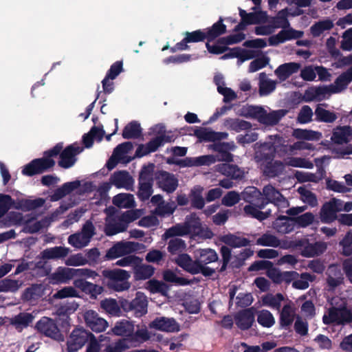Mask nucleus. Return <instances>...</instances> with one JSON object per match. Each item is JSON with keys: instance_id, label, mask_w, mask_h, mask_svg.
Listing matches in <instances>:
<instances>
[{"instance_id": "24", "label": "nucleus", "mask_w": 352, "mask_h": 352, "mask_svg": "<svg viewBox=\"0 0 352 352\" xmlns=\"http://www.w3.org/2000/svg\"><path fill=\"white\" fill-rule=\"evenodd\" d=\"M80 186V182L79 180L66 182L60 187L54 190V191L50 195V200L51 201H57L78 188Z\"/></svg>"}, {"instance_id": "38", "label": "nucleus", "mask_w": 352, "mask_h": 352, "mask_svg": "<svg viewBox=\"0 0 352 352\" xmlns=\"http://www.w3.org/2000/svg\"><path fill=\"white\" fill-rule=\"evenodd\" d=\"M142 135V129L140 124L137 121H131L128 123L122 131L124 139H138Z\"/></svg>"}, {"instance_id": "16", "label": "nucleus", "mask_w": 352, "mask_h": 352, "mask_svg": "<svg viewBox=\"0 0 352 352\" xmlns=\"http://www.w3.org/2000/svg\"><path fill=\"white\" fill-rule=\"evenodd\" d=\"M84 319L86 325L95 332H102L108 327L107 320L100 318L94 310L87 311L84 314Z\"/></svg>"}, {"instance_id": "47", "label": "nucleus", "mask_w": 352, "mask_h": 352, "mask_svg": "<svg viewBox=\"0 0 352 352\" xmlns=\"http://www.w3.org/2000/svg\"><path fill=\"white\" fill-rule=\"evenodd\" d=\"M203 188L197 186H195L190 191V197L191 199L192 207L201 210L205 206V201L202 197Z\"/></svg>"}, {"instance_id": "42", "label": "nucleus", "mask_w": 352, "mask_h": 352, "mask_svg": "<svg viewBox=\"0 0 352 352\" xmlns=\"http://www.w3.org/2000/svg\"><path fill=\"white\" fill-rule=\"evenodd\" d=\"M43 292L41 285L33 284L24 290L21 298L24 301L36 300L42 296Z\"/></svg>"}, {"instance_id": "60", "label": "nucleus", "mask_w": 352, "mask_h": 352, "mask_svg": "<svg viewBox=\"0 0 352 352\" xmlns=\"http://www.w3.org/2000/svg\"><path fill=\"white\" fill-rule=\"evenodd\" d=\"M300 279L296 280L293 282L292 286L298 289H306L309 287V282H313L316 276L311 275L308 272L301 273L300 275Z\"/></svg>"}, {"instance_id": "20", "label": "nucleus", "mask_w": 352, "mask_h": 352, "mask_svg": "<svg viewBox=\"0 0 352 352\" xmlns=\"http://www.w3.org/2000/svg\"><path fill=\"white\" fill-rule=\"evenodd\" d=\"M255 316L253 308L245 309L235 316V322L241 330H248L254 322Z\"/></svg>"}, {"instance_id": "56", "label": "nucleus", "mask_w": 352, "mask_h": 352, "mask_svg": "<svg viewBox=\"0 0 352 352\" xmlns=\"http://www.w3.org/2000/svg\"><path fill=\"white\" fill-rule=\"evenodd\" d=\"M150 333L146 327L138 328L132 333L131 337L129 338L130 344L143 343L150 339Z\"/></svg>"}, {"instance_id": "30", "label": "nucleus", "mask_w": 352, "mask_h": 352, "mask_svg": "<svg viewBox=\"0 0 352 352\" xmlns=\"http://www.w3.org/2000/svg\"><path fill=\"white\" fill-rule=\"evenodd\" d=\"M219 170L232 179L241 180L245 176V172L236 164H222L219 165Z\"/></svg>"}, {"instance_id": "44", "label": "nucleus", "mask_w": 352, "mask_h": 352, "mask_svg": "<svg viewBox=\"0 0 352 352\" xmlns=\"http://www.w3.org/2000/svg\"><path fill=\"white\" fill-rule=\"evenodd\" d=\"M333 27V23L330 19L316 22L310 28V32L314 37L320 36L324 31L330 30Z\"/></svg>"}, {"instance_id": "59", "label": "nucleus", "mask_w": 352, "mask_h": 352, "mask_svg": "<svg viewBox=\"0 0 352 352\" xmlns=\"http://www.w3.org/2000/svg\"><path fill=\"white\" fill-rule=\"evenodd\" d=\"M257 322L263 327L270 328L275 323V320L272 313L263 309L258 313Z\"/></svg>"}, {"instance_id": "25", "label": "nucleus", "mask_w": 352, "mask_h": 352, "mask_svg": "<svg viewBox=\"0 0 352 352\" xmlns=\"http://www.w3.org/2000/svg\"><path fill=\"white\" fill-rule=\"evenodd\" d=\"M352 135V128L350 126H338L333 129L331 141L337 144H347Z\"/></svg>"}, {"instance_id": "36", "label": "nucleus", "mask_w": 352, "mask_h": 352, "mask_svg": "<svg viewBox=\"0 0 352 352\" xmlns=\"http://www.w3.org/2000/svg\"><path fill=\"white\" fill-rule=\"evenodd\" d=\"M263 116L261 118V123L274 126L277 124L279 121L287 114V111L285 109H278L276 111H272L270 113H267L265 110L262 112Z\"/></svg>"}, {"instance_id": "13", "label": "nucleus", "mask_w": 352, "mask_h": 352, "mask_svg": "<svg viewBox=\"0 0 352 352\" xmlns=\"http://www.w3.org/2000/svg\"><path fill=\"white\" fill-rule=\"evenodd\" d=\"M155 179L159 188L167 193L173 192L178 186V179L173 173L165 170L156 173Z\"/></svg>"}, {"instance_id": "14", "label": "nucleus", "mask_w": 352, "mask_h": 352, "mask_svg": "<svg viewBox=\"0 0 352 352\" xmlns=\"http://www.w3.org/2000/svg\"><path fill=\"white\" fill-rule=\"evenodd\" d=\"M138 245L135 242H118L110 248L105 255L107 260L117 258L135 251Z\"/></svg>"}, {"instance_id": "8", "label": "nucleus", "mask_w": 352, "mask_h": 352, "mask_svg": "<svg viewBox=\"0 0 352 352\" xmlns=\"http://www.w3.org/2000/svg\"><path fill=\"white\" fill-rule=\"evenodd\" d=\"M83 148L76 144H72L60 151L58 164L60 167L67 169L72 167L77 161L76 156L82 151Z\"/></svg>"}, {"instance_id": "35", "label": "nucleus", "mask_w": 352, "mask_h": 352, "mask_svg": "<svg viewBox=\"0 0 352 352\" xmlns=\"http://www.w3.org/2000/svg\"><path fill=\"white\" fill-rule=\"evenodd\" d=\"M223 124L228 130L237 133L241 131L249 130L252 128V124L250 122L239 118H226L224 120Z\"/></svg>"}, {"instance_id": "45", "label": "nucleus", "mask_w": 352, "mask_h": 352, "mask_svg": "<svg viewBox=\"0 0 352 352\" xmlns=\"http://www.w3.org/2000/svg\"><path fill=\"white\" fill-rule=\"evenodd\" d=\"M294 309L290 303L285 305L280 313V325L283 328L290 326L294 321Z\"/></svg>"}, {"instance_id": "51", "label": "nucleus", "mask_w": 352, "mask_h": 352, "mask_svg": "<svg viewBox=\"0 0 352 352\" xmlns=\"http://www.w3.org/2000/svg\"><path fill=\"white\" fill-rule=\"evenodd\" d=\"M284 300V296L280 293L275 295L267 294L262 298L263 305L269 306L276 310H279L281 307V302Z\"/></svg>"}, {"instance_id": "28", "label": "nucleus", "mask_w": 352, "mask_h": 352, "mask_svg": "<svg viewBox=\"0 0 352 352\" xmlns=\"http://www.w3.org/2000/svg\"><path fill=\"white\" fill-rule=\"evenodd\" d=\"M195 258L199 265H208L218 261V254L211 248L197 250L195 252Z\"/></svg>"}, {"instance_id": "10", "label": "nucleus", "mask_w": 352, "mask_h": 352, "mask_svg": "<svg viewBox=\"0 0 352 352\" xmlns=\"http://www.w3.org/2000/svg\"><path fill=\"white\" fill-rule=\"evenodd\" d=\"M63 146V142L57 143L52 148L45 151L43 153V157L41 158H36L40 173L42 174L44 172L51 169L55 166V161L52 157H56L60 153Z\"/></svg>"}, {"instance_id": "33", "label": "nucleus", "mask_w": 352, "mask_h": 352, "mask_svg": "<svg viewBox=\"0 0 352 352\" xmlns=\"http://www.w3.org/2000/svg\"><path fill=\"white\" fill-rule=\"evenodd\" d=\"M336 209L333 206V205L329 202H325L320 212V220L324 223H331L336 221L338 220V217L337 215Z\"/></svg>"}, {"instance_id": "52", "label": "nucleus", "mask_w": 352, "mask_h": 352, "mask_svg": "<svg viewBox=\"0 0 352 352\" xmlns=\"http://www.w3.org/2000/svg\"><path fill=\"white\" fill-rule=\"evenodd\" d=\"M33 319V316L30 313H20L11 319L10 324L16 329L27 327Z\"/></svg>"}, {"instance_id": "22", "label": "nucleus", "mask_w": 352, "mask_h": 352, "mask_svg": "<svg viewBox=\"0 0 352 352\" xmlns=\"http://www.w3.org/2000/svg\"><path fill=\"white\" fill-rule=\"evenodd\" d=\"M260 165L263 175L270 178L280 175L285 169L284 163L280 160H274V159Z\"/></svg>"}, {"instance_id": "43", "label": "nucleus", "mask_w": 352, "mask_h": 352, "mask_svg": "<svg viewBox=\"0 0 352 352\" xmlns=\"http://www.w3.org/2000/svg\"><path fill=\"white\" fill-rule=\"evenodd\" d=\"M318 104L315 109L316 120L326 123H332L336 120L338 116L335 112L330 111Z\"/></svg>"}, {"instance_id": "54", "label": "nucleus", "mask_w": 352, "mask_h": 352, "mask_svg": "<svg viewBox=\"0 0 352 352\" xmlns=\"http://www.w3.org/2000/svg\"><path fill=\"white\" fill-rule=\"evenodd\" d=\"M127 228L128 226L120 217L118 221L107 224L104 228V232L107 236H113L120 232H124Z\"/></svg>"}, {"instance_id": "46", "label": "nucleus", "mask_w": 352, "mask_h": 352, "mask_svg": "<svg viewBox=\"0 0 352 352\" xmlns=\"http://www.w3.org/2000/svg\"><path fill=\"white\" fill-rule=\"evenodd\" d=\"M113 204L120 208H131L135 206L133 195L124 193L116 195L113 199Z\"/></svg>"}, {"instance_id": "39", "label": "nucleus", "mask_w": 352, "mask_h": 352, "mask_svg": "<svg viewBox=\"0 0 352 352\" xmlns=\"http://www.w3.org/2000/svg\"><path fill=\"white\" fill-rule=\"evenodd\" d=\"M215 151L219 153L221 160L231 162L233 161V155L229 152V150H234V145L229 142H219L213 146Z\"/></svg>"}, {"instance_id": "12", "label": "nucleus", "mask_w": 352, "mask_h": 352, "mask_svg": "<svg viewBox=\"0 0 352 352\" xmlns=\"http://www.w3.org/2000/svg\"><path fill=\"white\" fill-rule=\"evenodd\" d=\"M122 306L124 310L133 311L136 317H140L147 313L148 300L146 297L140 292L131 301L122 302Z\"/></svg>"}, {"instance_id": "15", "label": "nucleus", "mask_w": 352, "mask_h": 352, "mask_svg": "<svg viewBox=\"0 0 352 352\" xmlns=\"http://www.w3.org/2000/svg\"><path fill=\"white\" fill-rule=\"evenodd\" d=\"M149 327L165 332H178L180 327L173 318L157 317L150 324Z\"/></svg>"}, {"instance_id": "62", "label": "nucleus", "mask_w": 352, "mask_h": 352, "mask_svg": "<svg viewBox=\"0 0 352 352\" xmlns=\"http://www.w3.org/2000/svg\"><path fill=\"white\" fill-rule=\"evenodd\" d=\"M294 134L297 139L306 140H318L321 136L319 132L301 129H296Z\"/></svg>"}, {"instance_id": "31", "label": "nucleus", "mask_w": 352, "mask_h": 352, "mask_svg": "<svg viewBox=\"0 0 352 352\" xmlns=\"http://www.w3.org/2000/svg\"><path fill=\"white\" fill-rule=\"evenodd\" d=\"M75 277V269L59 267L52 274L51 278L56 283H67Z\"/></svg>"}, {"instance_id": "7", "label": "nucleus", "mask_w": 352, "mask_h": 352, "mask_svg": "<svg viewBox=\"0 0 352 352\" xmlns=\"http://www.w3.org/2000/svg\"><path fill=\"white\" fill-rule=\"evenodd\" d=\"M36 328L41 333L58 342L64 340V336L61 333L55 321L47 317H43L36 324Z\"/></svg>"}, {"instance_id": "9", "label": "nucleus", "mask_w": 352, "mask_h": 352, "mask_svg": "<svg viewBox=\"0 0 352 352\" xmlns=\"http://www.w3.org/2000/svg\"><path fill=\"white\" fill-rule=\"evenodd\" d=\"M263 195L267 200L268 204H273L276 208L278 212H283V209L289 207L288 200L271 184L265 186L263 188Z\"/></svg>"}, {"instance_id": "37", "label": "nucleus", "mask_w": 352, "mask_h": 352, "mask_svg": "<svg viewBox=\"0 0 352 352\" xmlns=\"http://www.w3.org/2000/svg\"><path fill=\"white\" fill-rule=\"evenodd\" d=\"M221 17L210 28L206 29V34L208 42L212 41L221 35L226 33V25L223 23Z\"/></svg>"}, {"instance_id": "1", "label": "nucleus", "mask_w": 352, "mask_h": 352, "mask_svg": "<svg viewBox=\"0 0 352 352\" xmlns=\"http://www.w3.org/2000/svg\"><path fill=\"white\" fill-rule=\"evenodd\" d=\"M129 272L122 269H105L102 271L99 278L102 284L109 289L116 292H123L129 289L131 284L128 281L130 278Z\"/></svg>"}, {"instance_id": "26", "label": "nucleus", "mask_w": 352, "mask_h": 352, "mask_svg": "<svg viewBox=\"0 0 352 352\" xmlns=\"http://www.w3.org/2000/svg\"><path fill=\"white\" fill-rule=\"evenodd\" d=\"M352 81V66L349 67L346 72H342L335 80V86L329 87V92L339 93L346 89L347 86Z\"/></svg>"}, {"instance_id": "41", "label": "nucleus", "mask_w": 352, "mask_h": 352, "mask_svg": "<svg viewBox=\"0 0 352 352\" xmlns=\"http://www.w3.org/2000/svg\"><path fill=\"white\" fill-rule=\"evenodd\" d=\"M243 211L247 216L254 218L260 221L267 219L272 214L270 209L265 212H262L251 203L243 208Z\"/></svg>"}, {"instance_id": "40", "label": "nucleus", "mask_w": 352, "mask_h": 352, "mask_svg": "<svg viewBox=\"0 0 352 352\" xmlns=\"http://www.w3.org/2000/svg\"><path fill=\"white\" fill-rule=\"evenodd\" d=\"M145 289L151 294H160L162 296H166L169 287L165 283L153 278L146 283Z\"/></svg>"}, {"instance_id": "27", "label": "nucleus", "mask_w": 352, "mask_h": 352, "mask_svg": "<svg viewBox=\"0 0 352 352\" xmlns=\"http://www.w3.org/2000/svg\"><path fill=\"white\" fill-rule=\"evenodd\" d=\"M296 223L294 217L280 215L274 222V228L281 234H288L294 231Z\"/></svg>"}, {"instance_id": "34", "label": "nucleus", "mask_w": 352, "mask_h": 352, "mask_svg": "<svg viewBox=\"0 0 352 352\" xmlns=\"http://www.w3.org/2000/svg\"><path fill=\"white\" fill-rule=\"evenodd\" d=\"M69 250L62 246H55L47 248L41 252V257L43 259H58L65 258L69 254Z\"/></svg>"}, {"instance_id": "4", "label": "nucleus", "mask_w": 352, "mask_h": 352, "mask_svg": "<svg viewBox=\"0 0 352 352\" xmlns=\"http://www.w3.org/2000/svg\"><path fill=\"white\" fill-rule=\"evenodd\" d=\"M322 322L327 325L331 324L344 325L351 323V309H349L345 305L340 307H331L328 309L327 314H324L322 316Z\"/></svg>"}, {"instance_id": "49", "label": "nucleus", "mask_w": 352, "mask_h": 352, "mask_svg": "<svg viewBox=\"0 0 352 352\" xmlns=\"http://www.w3.org/2000/svg\"><path fill=\"white\" fill-rule=\"evenodd\" d=\"M153 181H140L138 180V197L141 201H146L149 199L153 193Z\"/></svg>"}, {"instance_id": "63", "label": "nucleus", "mask_w": 352, "mask_h": 352, "mask_svg": "<svg viewBox=\"0 0 352 352\" xmlns=\"http://www.w3.org/2000/svg\"><path fill=\"white\" fill-rule=\"evenodd\" d=\"M272 25L274 28H283L285 29L289 26V22L287 19V10L283 9L280 10L277 16L273 18Z\"/></svg>"}, {"instance_id": "53", "label": "nucleus", "mask_w": 352, "mask_h": 352, "mask_svg": "<svg viewBox=\"0 0 352 352\" xmlns=\"http://www.w3.org/2000/svg\"><path fill=\"white\" fill-rule=\"evenodd\" d=\"M100 307L111 316H118L121 312L116 300L113 298H106L101 300Z\"/></svg>"}, {"instance_id": "3", "label": "nucleus", "mask_w": 352, "mask_h": 352, "mask_svg": "<svg viewBox=\"0 0 352 352\" xmlns=\"http://www.w3.org/2000/svg\"><path fill=\"white\" fill-rule=\"evenodd\" d=\"M184 223L187 228L188 234H191L194 237L210 239L214 236L210 228L202 226L200 219L195 213L186 216Z\"/></svg>"}, {"instance_id": "5", "label": "nucleus", "mask_w": 352, "mask_h": 352, "mask_svg": "<svg viewBox=\"0 0 352 352\" xmlns=\"http://www.w3.org/2000/svg\"><path fill=\"white\" fill-rule=\"evenodd\" d=\"M91 335H93L92 333L82 327H75L67 338V352L78 351L88 342Z\"/></svg>"}, {"instance_id": "64", "label": "nucleus", "mask_w": 352, "mask_h": 352, "mask_svg": "<svg viewBox=\"0 0 352 352\" xmlns=\"http://www.w3.org/2000/svg\"><path fill=\"white\" fill-rule=\"evenodd\" d=\"M130 348L126 339H119L116 342L106 346L103 352H124Z\"/></svg>"}, {"instance_id": "48", "label": "nucleus", "mask_w": 352, "mask_h": 352, "mask_svg": "<svg viewBox=\"0 0 352 352\" xmlns=\"http://www.w3.org/2000/svg\"><path fill=\"white\" fill-rule=\"evenodd\" d=\"M259 94L261 96H266L272 93L276 89V82L270 79H265L266 74L262 72L259 74Z\"/></svg>"}, {"instance_id": "57", "label": "nucleus", "mask_w": 352, "mask_h": 352, "mask_svg": "<svg viewBox=\"0 0 352 352\" xmlns=\"http://www.w3.org/2000/svg\"><path fill=\"white\" fill-rule=\"evenodd\" d=\"M20 287L21 283L17 280L6 278L0 280V292L15 293L19 289Z\"/></svg>"}, {"instance_id": "21", "label": "nucleus", "mask_w": 352, "mask_h": 352, "mask_svg": "<svg viewBox=\"0 0 352 352\" xmlns=\"http://www.w3.org/2000/svg\"><path fill=\"white\" fill-rule=\"evenodd\" d=\"M195 135L204 142H215L227 139L228 133L226 132H216L207 128H198L195 130Z\"/></svg>"}, {"instance_id": "11", "label": "nucleus", "mask_w": 352, "mask_h": 352, "mask_svg": "<svg viewBox=\"0 0 352 352\" xmlns=\"http://www.w3.org/2000/svg\"><path fill=\"white\" fill-rule=\"evenodd\" d=\"M329 91L330 89L327 86L311 87L305 90L303 95L295 92L292 102L294 104H299L302 101L309 102L314 101L318 97L324 96L328 94Z\"/></svg>"}, {"instance_id": "19", "label": "nucleus", "mask_w": 352, "mask_h": 352, "mask_svg": "<svg viewBox=\"0 0 352 352\" xmlns=\"http://www.w3.org/2000/svg\"><path fill=\"white\" fill-rule=\"evenodd\" d=\"M134 327L133 322L123 319L116 322L111 331L113 335L126 339L127 344H129V338L134 331Z\"/></svg>"}, {"instance_id": "58", "label": "nucleus", "mask_w": 352, "mask_h": 352, "mask_svg": "<svg viewBox=\"0 0 352 352\" xmlns=\"http://www.w3.org/2000/svg\"><path fill=\"white\" fill-rule=\"evenodd\" d=\"M256 243L261 246L277 248L280 245V242L276 236L269 233H265L257 239Z\"/></svg>"}, {"instance_id": "18", "label": "nucleus", "mask_w": 352, "mask_h": 352, "mask_svg": "<svg viewBox=\"0 0 352 352\" xmlns=\"http://www.w3.org/2000/svg\"><path fill=\"white\" fill-rule=\"evenodd\" d=\"M276 152L277 146L273 142H264L261 144L259 149L255 153L256 162L261 164L273 160L276 157Z\"/></svg>"}, {"instance_id": "55", "label": "nucleus", "mask_w": 352, "mask_h": 352, "mask_svg": "<svg viewBox=\"0 0 352 352\" xmlns=\"http://www.w3.org/2000/svg\"><path fill=\"white\" fill-rule=\"evenodd\" d=\"M188 235L187 228L185 226L184 222L183 223H177L168 230H166L163 234V238L167 239L175 236H182Z\"/></svg>"}, {"instance_id": "61", "label": "nucleus", "mask_w": 352, "mask_h": 352, "mask_svg": "<svg viewBox=\"0 0 352 352\" xmlns=\"http://www.w3.org/2000/svg\"><path fill=\"white\" fill-rule=\"evenodd\" d=\"M297 191L301 196L304 203L309 204L311 207H315L318 205L316 195L311 190H307L305 187H299Z\"/></svg>"}, {"instance_id": "17", "label": "nucleus", "mask_w": 352, "mask_h": 352, "mask_svg": "<svg viewBox=\"0 0 352 352\" xmlns=\"http://www.w3.org/2000/svg\"><path fill=\"white\" fill-rule=\"evenodd\" d=\"M142 261V258L138 256V260L132 270L133 278L136 281L150 280L155 274V268L151 265L143 263Z\"/></svg>"}, {"instance_id": "2", "label": "nucleus", "mask_w": 352, "mask_h": 352, "mask_svg": "<svg viewBox=\"0 0 352 352\" xmlns=\"http://www.w3.org/2000/svg\"><path fill=\"white\" fill-rule=\"evenodd\" d=\"M44 204L45 199L43 198H36L35 199H22L15 201L10 195L0 194V218L11 208L23 211H30L42 207Z\"/></svg>"}, {"instance_id": "23", "label": "nucleus", "mask_w": 352, "mask_h": 352, "mask_svg": "<svg viewBox=\"0 0 352 352\" xmlns=\"http://www.w3.org/2000/svg\"><path fill=\"white\" fill-rule=\"evenodd\" d=\"M111 183L118 188L130 190L133 184V179L126 170L115 172L110 178Z\"/></svg>"}, {"instance_id": "6", "label": "nucleus", "mask_w": 352, "mask_h": 352, "mask_svg": "<svg viewBox=\"0 0 352 352\" xmlns=\"http://www.w3.org/2000/svg\"><path fill=\"white\" fill-rule=\"evenodd\" d=\"M295 247L301 251V255L306 258H311L322 254L327 250L326 243L316 241L310 243L307 239L296 240Z\"/></svg>"}, {"instance_id": "29", "label": "nucleus", "mask_w": 352, "mask_h": 352, "mask_svg": "<svg viewBox=\"0 0 352 352\" xmlns=\"http://www.w3.org/2000/svg\"><path fill=\"white\" fill-rule=\"evenodd\" d=\"M219 241L232 248L247 247L251 245V242L248 239L238 236L231 233L221 236Z\"/></svg>"}, {"instance_id": "32", "label": "nucleus", "mask_w": 352, "mask_h": 352, "mask_svg": "<svg viewBox=\"0 0 352 352\" xmlns=\"http://www.w3.org/2000/svg\"><path fill=\"white\" fill-rule=\"evenodd\" d=\"M175 263L184 270L191 274H195L196 272H197L196 268L198 265V262L196 258L192 260L188 254L183 253L179 254L177 258L175 259Z\"/></svg>"}, {"instance_id": "50", "label": "nucleus", "mask_w": 352, "mask_h": 352, "mask_svg": "<svg viewBox=\"0 0 352 352\" xmlns=\"http://www.w3.org/2000/svg\"><path fill=\"white\" fill-rule=\"evenodd\" d=\"M293 32H291V28L288 30L283 29L280 30L277 34L272 36L269 38L268 42L270 46H276L280 43H283L286 41L293 39L292 34Z\"/></svg>"}]
</instances>
